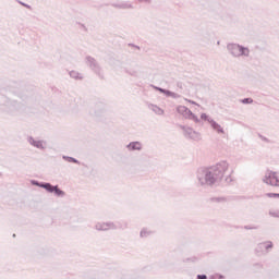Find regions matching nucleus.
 I'll use <instances>...</instances> for the list:
<instances>
[{
    "mask_svg": "<svg viewBox=\"0 0 279 279\" xmlns=\"http://www.w3.org/2000/svg\"><path fill=\"white\" fill-rule=\"evenodd\" d=\"M226 171H228V163H226L225 161L213 166L208 169L205 175V180L208 184H215L217 180H221V178L226 175Z\"/></svg>",
    "mask_w": 279,
    "mask_h": 279,
    "instance_id": "f257e3e1",
    "label": "nucleus"
},
{
    "mask_svg": "<svg viewBox=\"0 0 279 279\" xmlns=\"http://www.w3.org/2000/svg\"><path fill=\"white\" fill-rule=\"evenodd\" d=\"M229 49H230L231 53L235 57L250 56V50L247 48H243L239 45H231V46H229Z\"/></svg>",
    "mask_w": 279,
    "mask_h": 279,
    "instance_id": "f03ea898",
    "label": "nucleus"
},
{
    "mask_svg": "<svg viewBox=\"0 0 279 279\" xmlns=\"http://www.w3.org/2000/svg\"><path fill=\"white\" fill-rule=\"evenodd\" d=\"M266 184L270 186H279V173L278 172H268L265 177Z\"/></svg>",
    "mask_w": 279,
    "mask_h": 279,
    "instance_id": "7ed1b4c3",
    "label": "nucleus"
},
{
    "mask_svg": "<svg viewBox=\"0 0 279 279\" xmlns=\"http://www.w3.org/2000/svg\"><path fill=\"white\" fill-rule=\"evenodd\" d=\"M129 149H141V143L133 142L129 145Z\"/></svg>",
    "mask_w": 279,
    "mask_h": 279,
    "instance_id": "20e7f679",
    "label": "nucleus"
},
{
    "mask_svg": "<svg viewBox=\"0 0 279 279\" xmlns=\"http://www.w3.org/2000/svg\"><path fill=\"white\" fill-rule=\"evenodd\" d=\"M44 189H46L47 191H49V193H53L56 186H52L51 184H45Z\"/></svg>",
    "mask_w": 279,
    "mask_h": 279,
    "instance_id": "39448f33",
    "label": "nucleus"
},
{
    "mask_svg": "<svg viewBox=\"0 0 279 279\" xmlns=\"http://www.w3.org/2000/svg\"><path fill=\"white\" fill-rule=\"evenodd\" d=\"M53 193H56V195L58 196L64 195V192L62 190H59L58 186H54Z\"/></svg>",
    "mask_w": 279,
    "mask_h": 279,
    "instance_id": "423d86ee",
    "label": "nucleus"
},
{
    "mask_svg": "<svg viewBox=\"0 0 279 279\" xmlns=\"http://www.w3.org/2000/svg\"><path fill=\"white\" fill-rule=\"evenodd\" d=\"M254 100L252 98H245L242 100V104H252Z\"/></svg>",
    "mask_w": 279,
    "mask_h": 279,
    "instance_id": "0eeeda50",
    "label": "nucleus"
},
{
    "mask_svg": "<svg viewBox=\"0 0 279 279\" xmlns=\"http://www.w3.org/2000/svg\"><path fill=\"white\" fill-rule=\"evenodd\" d=\"M267 197H279V194H276V193H269V194H267Z\"/></svg>",
    "mask_w": 279,
    "mask_h": 279,
    "instance_id": "6e6552de",
    "label": "nucleus"
},
{
    "mask_svg": "<svg viewBox=\"0 0 279 279\" xmlns=\"http://www.w3.org/2000/svg\"><path fill=\"white\" fill-rule=\"evenodd\" d=\"M197 279H207L206 275H198Z\"/></svg>",
    "mask_w": 279,
    "mask_h": 279,
    "instance_id": "1a4fd4ad",
    "label": "nucleus"
},
{
    "mask_svg": "<svg viewBox=\"0 0 279 279\" xmlns=\"http://www.w3.org/2000/svg\"><path fill=\"white\" fill-rule=\"evenodd\" d=\"M190 104H195L194 101L189 100Z\"/></svg>",
    "mask_w": 279,
    "mask_h": 279,
    "instance_id": "9d476101",
    "label": "nucleus"
}]
</instances>
